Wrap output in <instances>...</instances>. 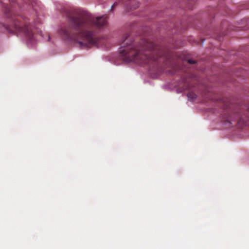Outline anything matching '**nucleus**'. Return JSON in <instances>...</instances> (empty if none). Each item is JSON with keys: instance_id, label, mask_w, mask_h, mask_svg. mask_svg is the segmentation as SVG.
Returning <instances> with one entry per match:
<instances>
[{"instance_id": "f257e3e1", "label": "nucleus", "mask_w": 249, "mask_h": 249, "mask_svg": "<svg viewBox=\"0 0 249 249\" xmlns=\"http://www.w3.org/2000/svg\"><path fill=\"white\" fill-rule=\"evenodd\" d=\"M131 48L128 47H121L119 48V52L121 55L124 57V60L126 62H134L138 63L139 60L142 61V63L146 62L143 60L145 57V55L140 53L139 52H130Z\"/></svg>"}, {"instance_id": "f03ea898", "label": "nucleus", "mask_w": 249, "mask_h": 249, "mask_svg": "<svg viewBox=\"0 0 249 249\" xmlns=\"http://www.w3.org/2000/svg\"><path fill=\"white\" fill-rule=\"evenodd\" d=\"M91 36L92 34L89 33H88L85 35H83V37L84 38V41H78L77 43L81 47L89 46V44H88V43L90 44L92 43L93 42V40L91 38Z\"/></svg>"}, {"instance_id": "7ed1b4c3", "label": "nucleus", "mask_w": 249, "mask_h": 249, "mask_svg": "<svg viewBox=\"0 0 249 249\" xmlns=\"http://www.w3.org/2000/svg\"><path fill=\"white\" fill-rule=\"evenodd\" d=\"M107 19L105 17H100L96 18L95 24L98 27L103 26L107 23Z\"/></svg>"}, {"instance_id": "20e7f679", "label": "nucleus", "mask_w": 249, "mask_h": 249, "mask_svg": "<svg viewBox=\"0 0 249 249\" xmlns=\"http://www.w3.org/2000/svg\"><path fill=\"white\" fill-rule=\"evenodd\" d=\"M187 97L189 100L193 101L196 98L197 96L194 93H189L187 94Z\"/></svg>"}, {"instance_id": "39448f33", "label": "nucleus", "mask_w": 249, "mask_h": 249, "mask_svg": "<svg viewBox=\"0 0 249 249\" xmlns=\"http://www.w3.org/2000/svg\"><path fill=\"white\" fill-rule=\"evenodd\" d=\"M91 19V16L90 15H87L82 21V23H89Z\"/></svg>"}, {"instance_id": "423d86ee", "label": "nucleus", "mask_w": 249, "mask_h": 249, "mask_svg": "<svg viewBox=\"0 0 249 249\" xmlns=\"http://www.w3.org/2000/svg\"><path fill=\"white\" fill-rule=\"evenodd\" d=\"M28 37L30 38V39L27 41V44L29 47H31L32 46V44L31 43V40L33 39V36L32 35H29Z\"/></svg>"}, {"instance_id": "0eeeda50", "label": "nucleus", "mask_w": 249, "mask_h": 249, "mask_svg": "<svg viewBox=\"0 0 249 249\" xmlns=\"http://www.w3.org/2000/svg\"><path fill=\"white\" fill-rule=\"evenodd\" d=\"M188 62L190 63V64H194L195 63V61L193 60H192V59H189L188 60Z\"/></svg>"}]
</instances>
